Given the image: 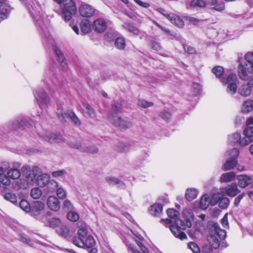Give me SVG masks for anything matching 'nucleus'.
<instances>
[{
	"label": "nucleus",
	"instance_id": "nucleus-49",
	"mask_svg": "<svg viewBox=\"0 0 253 253\" xmlns=\"http://www.w3.org/2000/svg\"><path fill=\"white\" fill-rule=\"evenodd\" d=\"M73 243L75 245L79 248H84V238L81 237H74L73 239Z\"/></svg>",
	"mask_w": 253,
	"mask_h": 253
},
{
	"label": "nucleus",
	"instance_id": "nucleus-35",
	"mask_svg": "<svg viewBox=\"0 0 253 253\" xmlns=\"http://www.w3.org/2000/svg\"><path fill=\"white\" fill-rule=\"evenodd\" d=\"M169 20L171 23L175 25L177 27H182L184 26V22L182 20L176 15L171 14Z\"/></svg>",
	"mask_w": 253,
	"mask_h": 253
},
{
	"label": "nucleus",
	"instance_id": "nucleus-30",
	"mask_svg": "<svg viewBox=\"0 0 253 253\" xmlns=\"http://www.w3.org/2000/svg\"><path fill=\"white\" fill-rule=\"evenodd\" d=\"M237 163V160L235 159L229 158L222 165V169L225 171L233 169L236 166Z\"/></svg>",
	"mask_w": 253,
	"mask_h": 253
},
{
	"label": "nucleus",
	"instance_id": "nucleus-20",
	"mask_svg": "<svg viewBox=\"0 0 253 253\" xmlns=\"http://www.w3.org/2000/svg\"><path fill=\"white\" fill-rule=\"evenodd\" d=\"M218 203L219 206L222 209L226 208L229 204V199L226 197H216L214 196V200L213 205Z\"/></svg>",
	"mask_w": 253,
	"mask_h": 253
},
{
	"label": "nucleus",
	"instance_id": "nucleus-44",
	"mask_svg": "<svg viewBox=\"0 0 253 253\" xmlns=\"http://www.w3.org/2000/svg\"><path fill=\"white\" fill-rule=\"evenodd\" d=\"M30 194L33 199H38L41 197L42 192L39 188L37 187L33 188L31 191Z\"/></svg>",
	"mask_w": 253,
	"mask_h": 253
},
{
	"label": "nucleus",
	"instance_id": "nucleus-36",
	"mask_svg": "<svg viewBox=\"0 0 253 253\" xmlns=\"http://www.w3.org/2000/svg\"><path fill=\"white\" fill-rule=\"evenodd\" d=\"M211 5L213 6V9L218 11H221L224 10L225 5L222 1H218L217 0H212Z\"/></svg>",
	"mask_w": 253,
	"mask_h": 253
},
{
	"label": "nucleus",
	"instance_id": "nucleus-43",
	"mask_svg": "<svg viewBox=\"0 0 253 253\" xmlns=\"http://www.w3.org/2000/svg\"><path fill=\"white\" fill-rule=\"evenodd\" d=\"M79 229L78 231V234L79 237H81L83 238H84L87 234V229L86 226L84 224H81L80 225H79Z\"/></svg>",
	"mask_w": 253,
	"mask_h": 253
},
{
	"label": "nucleus",
	"instance_id": "nucleus-40",
	"mask_svg": "<svg viewBox=\"0 0 253 253\" xmlns=\"http://www.w3.org/2000/svg\"><path fill=\"white\" fill-rule=\"evenodd\" d=\"M84 114L87 115L90 118H94L96 116V112L95 110L87 104H84Z\"/></svg>",
	"mask_w": 253,
	"mask_h": 253
},
{
	"label": "nucleus",
	"instance_id": "nucleus-1",
	"mask_svg": "<svg viewBox=\"0 0 253 253\" xmlns=\"http://www.w3.org/2000/svg\"><path fill=\"white\" fill-rule=\"evenodd\" d=\"M167 214L169 218L162 219L161 220L167 224H171L169 228L173 235L180 240H184L187 238L186 235L182 230L186 229V227H190L192 223L189 219H185V221L178 218L179 212L177 211L169 209L167 210Z\"/></svg>",
	"mask_w": 253,
	"mask_h": 253
},
{
	"label": "nucleus",
	"instance_id": "nucleus-29",
	"mask_svg": "<svg viewBox=\"0 0 253 253\" xmlns=\"http://www.w3.org/2000/svg\"><path fill=\"white\" fill-rule=\"evenodd\" d=\"M226 194L230 197H234L240 191L236 185H230L225 188Z\"/></svg>",
	"mask_w": 253,
	"mask_h": 253
},
{
	"label": "nucleus",
	"instance_id": "nucleus-50",
	"mask_svg": "<svg viewBox=\"0 0 253 253\" xmlns=\"http://www.w3.org/2000/svg\"><path fill=\"white\" fill-rule=\"evenodd\" d=\"M67 217L69 220L72 222L77 221L79 219V214L77 212L71 211L68 212Z\"/></svg>",
	"mask_w": 253,
	"mask_h": 253
},
{
	"label": "nucleus",
	"instance_id": "nucleus-63",
	"mask_svg": "<svg viewBox=\"0 0 253 253\" xmlns=\"http://www.w3.org/2000/svg\"><path fill=\"white\" fill-rule=\"evenodd\" d=\"M69 230L67 227L62 226L60 227V234L61 236L66 237L69 235Z\"/></svg>",
	"mask_w": 253,
	"mask_h": 253
},
{
	"label": "nucleus",
	"instance_id": "nucleus-16",
	"mask_svg": "<svg viewBox=\"0 0 253 253\" xmlns=\"http://www.w3.org/2000/svg\"><path fill=\"white\" fill-rule=\"evenodd\" d=\"M214 200V196L211 199H210L208 195H204L200 200V205L201 208L203 210H206L209 207L210 204L213 205Z\"/></svg>",
	"mask_w": 253,
	"mask_h": 253
},
{
	"label": "nucleus",
	"instance_id": "nucleus-25",
	"mask_svg": "<svg viewBox=\"0 0 253 253\" xmlns=\"http://www.w3.org/2000/svg\"><path fill=\"white\" fill-rule=\"evenodd\" d=\"M251 88L248 84L242 85L238 89V93L242 96L248 97L251 93Z\"/></svg>",
	"mask_w": 253,
	"mask_h": 253
},
{
	"label": "nucleus",
	"instance_id": "nucleus-42",
	"mask_svg": "<svg viewBox=\"0 0 253 253\" xmlns=\"http://www.w3.org/2000/svg\"><path fill=\"white\" fill-rule=\"evenodd\" d=\"M84 247L87 248H92L95 244V241L93 238L90 236H88L85 238H84Z\"/></svg>",
	"mask_w": 253,
	"mask_h": 253
},
{
	"label": "nucleus",
	"instance_id": "nucleus-59",
	"mask_svg": "<svg viewBox=\"0 0 253 253\" xmlns=\"http://www.w3.org/2000/svg\"><path fill=\"white\" fill-rule=\"evenodd\" d=\"M66 174V171L64 169L53 171L52 175L54 177H61Z\"/></svg>",
	"mask_w": 253,
	"mask_h": 253
},
{
	"label": "nucleus",
	"instance_id": "nucleus-45",
	"mask_svg": "<svg viewBox=\"0 0 253 253\" xmlns=\"http://www.w3.org/2000/svg\"><path fill=\"white\" fill-rule=\"evenodd\" d=\"M115 46L119 49H124L126 46L125 40L123 38H118L116 40L115 42Z\"/></svg>",
	"mask_w": 253,
	"mask_h": 253
},
{
	"label": "nucleus",
	"instance_id": "nucleus-56",
	"mask_svg": "<svg viewBox=\"0 0 253 253\" xmlns=\"http://www.w3.org/2000/svg\"><path fill=\"white\" fill-rule=\"evenodd\" d=\"M49 226L52 228H55L60 225L61 221L58 218H53L49 221Z\"/></svg>",
	"mask_w": 253,
	"mask_h": 253
},
{
	"label": "nucleus",
	"instance_id": "nucleus-51",
	"mask_svg": "<svg viewBox=\"0 0 253 253\" xmlns=\"http://www.w3.org/2000/svg\"><path fill=\"white\" fill-rule=\"evenodd\" d=\"M190 4L194 7H204L206 5V2L202 0H192Z\"/></svg>",
	"mask_w": 253,
	"mask_h": 253
},
{
	"label": "nucleus",
	"instance_id": "nucleus-58",
	"mask_svg": "<svg viewBox=\"0 0 253 253\" xmlns=\"http://www.w3.org/2000/svg\"><path fill=\"white\" fill-rule=\"evenodd\" d=\"M151 46L152 49L155 50L159 51L162 49V46L160 43L155 41H151L150 42Z\"/></svg>",
	"mask_w": 253,
	"mask_h": 253
},
{
	"label": "nucleus",
	"instance_id": "nucleus-52",
	"mask_svg": "<svg viewBox=\"0 0 253 253\" xmlns=\"http://www.w3.org/2000/svg\"><path fill=\"white\" fill-rule=\"evenodd\" d=\"M4 197L5 199L12 203H15L17 201V197L16 195L12 193H6L5 194Z\"/></svg>",
	"mask_w": 253,
	"mask_h": 253
},
{
	"label": "nucleus",
	"instance_id": "nucleus-6",
	"mask_svg": "<svg viewBox=\"0 0 253 253\" xmlns=\"http://www.w3.org/2000/svg\"><path fill=\"white\" fill-rule=\"evenodd\" d=\"M108 120L116 126L121 129H126L130 128L132 124L129 121L122 119L118 115H114L112 113L108 117Z\"/></svg>",
	"mask_w": 253,
	"mask_h": 253
},
{
	"label": "nucleus",
	"instance_id": "nucleus-61",
	"mask_svg": "<svg viewBox=\"0 0 253 253\" xmlns=\"http://www.w3.org/2000/svg\"><path fill=\"white\" fill-rule=\"evenodd\" d=\"M139 105L143 108H147L153 106L152 102H148L145 100H140L139 101Z\"/></svg>",
	"mask_w": 253,
	"mask_h": 253
},
{
	"label": "nucleus",
	"instance_id": "nucleus-17",
	"mask_svg": "<svg viewBox=\"0 0 253 253\" xmlns=\"http://www.w3.org/2000/svg\"><path fill=\"white\" fill-rule=\"evenodd\" d=\"M238 185L240 187L245 188L251 183L252 178L246 175H240L237 177Z\"/></svg>",
	"mask_w": 253,
	"mask_h": 253
},
{
	"label": "nucleus",
	"instance_id": "nucleus-33",
	"mask_svg": "<svg viewBox=\"0 0 253 253\" xmlns=\"http://www.w3.org/2000/svg\"><path fill=\"white\" fill-rule=\"evenodd\" d=\"M198 194L197 190L195 188L187 189L185 193V197L189 201L195 199Z\"/></svg>",
	"mask_w": 253,
	"mask_h": 253
},
{
	"label": "nucleus",
	"instance_id": "nucleus-26",
	"mask_svg": "<svg viewBox=\"0 0 253 253\" xmlns=\"http://www.w3.org/2000/svg\"><path fill=\"white\" fill-rule=\"evenodd\" d=\"M29 184L27 182L26 179H20L13 184V188L15 190H18L20 189H25L27 188Z\"/></svg>",
	"mask_w": 253,
	"mask_h": 253
},
{
	"label": "nucleus",
	"instance_id": "nucleus-39",
	"mask_svg": "<svg viewBox=\"0 0 253 253\" xmlns=\"http://www.w3.org/2000/svg\"><path fill=\"white\" fill-rule=\"evenodd\" d=\"M98 147L94 145H86L84 144L83 153H87L90 154L97 153L98 152Z\"/></svg>",
	"mask_w": 253,
	"mask_h": 253
},
{
	"label": "nucleus",
	"instance_id": "nucleus-12",
	"mask_svg": "<svg viewBox=\"0 0 253 253\" xmlns=\"http://www.w3.org/2000/svg\"><path fill=\"white\" fill-rule=\"evenodd\" d=\"M44 208V204L40 201L35 202L32 207H31L30 211L31 214L35 216L40 214L41 212Z\"/></svg>",
	"mask_w": 253,
	"mask_h": 253
},
{
	"label": "nucleus",
	"instance_id": "nucleus-64",
	"mask_svg": "<svg viewBox=\"0 0 253 253\" xmlns=\"http://www.w3.org/2000/svg\"><path fill=\"white\" fill-rule=\"evenodd\" d=\"M245 59L250 64H253V52H249L245 55Z\"/></svg>",
	"mask_w": 253,
	"mask_h": 253
},
{
	"label": "nucleus",
	"instance_id": "nucleus-48",
	"mask_svg": "<svg viewBox=\"0 0 253 253\" xmlns=\"http://www.w3.org/2000/svg\"><path fill=\"white\" fill-rule=\"evenodd\" d=\"M19 206L21 209L26 212L30 211L31 206L29 202L26 200H22L19 203Z\"/></svg>",
	"mask_w": 253,
	"mask_h": 253
},
{
	"label": "nucleus",
	"instance_id": "nucleus-19",
	"mask_svg": "<svg viewBox=\"0 0 253 253\" xmlns=\"http://www.w3.org/2000/svg\"><path fill=\"white\" fill-rule=\"evenodd\" d=\"M238 73L239 78L243 81L248 80L249 76L248 72V68L240 64L238 68Z\"/></svg>",
	"mask_w": 253,
	"mask_h": 253
},
{
	"label": "nucleus",
	"instance_id": "nucleus-3",
	"mask_svg": "<svg viewBox=\"0 0 253 253\" xmlns=\"http://www.w3.org/2000/svg\"><path fill=\"white\" fill-rule=\"evenodd\" d=\"M58 3L63 4L61 8V17L65 22L69 21L72 16L77 12V7L73 0H54Z\"/></svg>",
	"mask_w": 253,
	"mask_h": 253
},
{
	"label": "nucleus",
	"instance_id": "nucleus-24",
	"mask_svg": "<svg viewBox=\"0 0 253 253\" xmlns=\"http://www.w3.org/2000/svg\"><path fill=\"white\" fill-rule=\"evenodd\" d=\"M80 27L82 32L84 34L89 33L91 30L90 21L87 19H84L81 21Z\"/></svg>",
	"mask_w": 253,
	"mask_h": 253
},
{
	"label": "nucleus",
	"instance_id": "nucleus-11",
	"mask_svg": "<svg viewBox=\"0 0 253 253\" xmlns=\"http://www.w3.org/2000/svg\"><path fill=\"white\" fill-rule=\"evenodd\" d=\"M92 26L98 33L103 32L107 28V23L104 19L98 18L93 22Z\"/></svg>",
	"mask_w": 253,
	"mask_h": 253
},
{
	"label": "nucleus",
	"instance_id": "nucleus-4",
	"mask_svg": "<svg viewBox=\"0 0 253 253\" xmlns=\"http://www.w3.org/2000/svg\"><path fill=\"white\" fill-rule=\"evenodd\" d=\"M56 114L62 123L66 122L68 119L71 120L76 126H80L81 125V121L74 112L71 111L64 112L61 105H58Z\"/></svg>",
	"mask_w": 253,
	"mask_h": 253
},
{
	"label": "nucleus",
	"instance_id": "nucleus-34",
	"mask_svg": "<svg viewBox=\"0 0 253 253\" xmlns=\"http://www.w3.org/2000/svg\"><path fill=\"white\" fill-rule=\"evenodd\" d=\"M7 175L10 178L17 179L20 177L21 172L19 169L10 168L8 169V170L7 172Z\"/></svg>",
	"mask_w": 253,
	"mask_h": 253
},
{
	"label": "nucleus",
	"instance_id": "nucleus-13",
	"mask_svg": "<svg viewBox=\"0 0 253 253\" xmlns=\"http://www.w3.org/2000/svg\"><path fill=\"white\" fill-rule=\"evenodd\" d=\"M26 119L22 118H18L9 122V126L14 129H17L26 126Z\"/></svg>",
	"mask_w": 253,
	"mask_h": 253
},
{
	"label": "nucleus",
	"instance_id": "nucleus-55",
	"mask_svg": "<svg viewBox=\"0 0 253 253\" xmlns=\"http://www.w3.org/2000/svg\"><path fill=\"white\" fill-rule=\"evenodd\" d=\"M239 153V150L237 148H234L230 151H228L226 155H229L230 157V159H235L236 160V158L238 156Z\"/></svg>",
	"mask_w": 253,
	"mask_h": 253
},
{
	"label": "nucleus",
	"instance_id": "nucleus-60",
	"mask_svg": "<svg viewBox=\"0 0 253 253\" xmlns=\"http://www.w3.org/2000/svg\"><path fill=\"white\" fill-rule=\"evenodd\" d=\"M63 208L65 210L71 211L73 208V206L69 200H66L63 203Z\"/></svg>",
	"mask_w": 253,
	"mask_h": 253
},
{
	"label": "nucleus",
	"instance_id": "nucleus-10",
	"mask_svg": "<svg viewBox=\"0 0 253 253\" xmlns=\"http://www.w3.org/2000/svg\"><path fill=\"white\" fill-rule=\"evenodd\" d=\"M35 96L40 106L42 105H46L49 102V98L43 90L41 89L37 91Z\"/></svg>",
	"mask_w": 253,
	"mask_h": 253
},
{
	"label": "nucleus",
	"instance_id": "nucleus-7",
	"mask_svg": "<svg viewBox=\"0 0 253 253\" xmlns=\"http://www.w3.org/2000/svg\"><path fill=\"white\" fill-rule=\"evenodd\" d=\"M237 78L235 74H230L226 78H223L222 82L227 85V92L234 94L237 91V86L236 84Z\"/></svg>",
	"mask_w": 253,
	"mask_h": 253
},
{
	"label": "nucleus",
	"instance_id": "nucleus-21",
	"mask_svg": "<svg viewBox=\"0 0 253 253\" xmlns=\"http://www.w3.org/2000/svg\"><path fill=\"white\" fill-rule=\"evenodd\" d=\"M55 52L58 58V60L61 65L62 69L64 71H66L68 68L67 63L62 52L59 49L57 48H55Z\"/></svg>",
	"mask_w": 253,
	"mask_h": 253
},
{
	"label": "nucleus",
	"instance_id": "nucleus-62",
	"mask_svg": "<svg viewBox=\"0 0 253 253\" xmlns=\"http://www.w3.org/2000/svg\"><path fill=\"white\" fill-rule=\"evenodd\" d=\"M161 117L164 120L168 122L171 118V114L169 112L164 111L162 112Z\"/></svg>",
	"mask_w": 253,
	"mask_h": 253
},
{
	"label": "nucleus",
	"instance_id": "nucleus-8",
	"mask_svg": "<svg viewBox=\"0 0 253 253\" xmlns=\"http://www.w3.org/2000/svg\"><path fill=\"white\" fill-rule=\"evenodd\" d=\"M79 11L81 15L85 17H91L95 13V9L92 6L87 4L81 5Z\"/></svg>",
	"mask_w": 253,
	"mask_h": 253
},
{
	"label": "nucleus",
	"instance_id": "nucleus-47",
	"mask_svg": "<svg viewBox=\"0 0 253 253\" xmlns=\"http://www.w3.org/2000/svg\"><path fill=\"white\" fill-rule=\"evenodd\" d=\"M212 72L216 76L217 78L221 77L224 73V69L221 66H216L212 69Z\"/></svg>",
	"mask_w": 253,
	"mask_h": 253
},
{
	"label": "nucleus",
	"instance_id": "nucleus-38",
	"mask_svg": "<svg viewBox=\"0 0 253 253\" xmlns=\"http://www.w3.org/2000/svg\"><path fill=\"white\" fill-rule=\"evenodd\" d=\"M123 27L128 32L132 33L134 35L137 36L139 34V30L129 23H125L123 25Z\"/></svg>",
	"mask_w": 253,
	"mask_h": 253
},
{
	"label": "nucleus",
	"instance_id": "nucleus-46",
	"mask_svg": "<svg viewBox=\"0 0 253 253\" xmlns=\"http://www.w3.org/2000/svg\"><path fill=\"white\" fill-rule=\"evenodd\" d=\"M10 168V164L8 162H0V176L4 173Z\"/></svg>",
	"mask_w": 253,
	"mask_h": 253
},
{
	"label": "nucleus",
	"instance_id": "nucleus-37",
	"mask_svg": "<svg viewBox=\"0 0 253 253\" xmlns=\"http://www.w3.org/2000/svg\"><path fill=\"white\" fill-rule=\"evenodd\" d=\"M40 136L50 143H55V138H54L55 137V133L47 132L45 133L40 134Z\"/></svg>",
	"mask_w": 253,
	"mask_h": 253
},
{
	"label": "nucleus",
	"instance_id": "nucleus-41",
	"mask_svg": "<svg viewBox=\"0 0 253 253\" xmlns=\"http://www.w3.org/2000/svg\"><path fill=\"white\" fill-rule=\"evenodd\" d=\"M229 139L231 143H239L240 145L241 146H245L241 144V142L242 141L240 134L237 132L232 134L231 135L229 136Z\"/></svg>",
	"mask_w": 253,
	"mask_h": 253
},
{
	"label": "nucleus",
	"instance_id": "nucleus-32",
	"mask_svg": "<svg viewBox=\"0 0 253 253\" xmlns=\"http://www.w3.org/2000/svg\"><path fill=\"white\" fill-rule=\"evenodd\" d=\"M236 174L233 171L224 173L220 176V181L221 182H229L232 181L235 177Z\"/></svg>",
	"mask_w": 253,
	"mask_h": 253
},
{
	"label": "nucleus",
	"instance_id": "nucleus-14",
	"mask_svg": "<svg viewBox=\"0 0 253 253\" xmlns=\"http://www.w3.org/2000/svg\"><path fill=\"white\" fill-rule=\"evenodd\" d=\"M106 181L110 186L118 185L119 188H124L125 184L123 181L114 176H107L105 178Z\"/></svg>",
	"mask_w": 253,
	"mask_h": 253
},
{
	"label": "nucleus",
	"instance_id": "nucleus-23",
	"mask_svg": "<svg viewBox=\"0 0 253 253\" xmlns=\"http://www.w3.org/2000/svg\"><path fill=\"white\" fill-rule=\"evenodd\" d=\"M84 144L80 140H70L68 142V145L71 148L78 150L81 152H83Z\"/></svg>",
	"mask_w": 253,
	"mask_h": 253
},
{
	"label": "nucleus",
	"instance_id": "nucleus-15",
	"mask_svg": "<svg viewBox=\"0 0 253 253\" xmlns=\"http://www.w3.org/2000/svg\"><path fill=\"white\" fill-rule=\"evenodd\" d=\"M47 204L49 208L52 211H57L60 208V204L55 196L48 197Z\"/></svg>",
	"mask_w": 253,
	"mask_h": 253
},
{
	"label": "nucleus",
	"instance_id": "nucleus-53",
	"mask_svg": "<svg viewBox=\"0 0 253 253\" xmlns=\"http://www.w3.org/2000/svg\"><path fill=\"white\" fill-rule=\"evenodd\" d=\"M122 108V104L119 102H115L112 106V111L109 116H110L112 113L114 115H118L117 112L119 111Z\"/></svg>",
	"mask_w": 253,
	"mask_h": 253
},
{
	"label": "nucleus",
	"instance_id": "nucleus-18",
	"mask_svg": "<svg viewBox=\"0 0 253 253\" xmlns=\"http://www.w3.org/2000/svg\"><path fill=\"white\" fill-rule=\"evenodd\" d=\"M50 180L48 174L46 173H40L37 177V183L40 187H44Z\"/></svg>",
	"mask_w": 253,
	"mask_h": 253
},
{
	"label": "nucleus",
	"instance_id": "nucleus-5",
	"mask_svg": "<svg viewBox=\"0 0 253 253\" xmlns=\"http://www.w3.org/2000/svg\"><path fill=\"white\" fill-rule=\"evenodd\" d=\"M21 171L26 175L25 179L30 185L37 182L38 175L42 173L41 169L37 166L33 167L31 169L30 166H24L21 168Z\"/></svg>",
	"mask_w": 253,
	"mask_h": 253
},
{
	"label": "nucleus",
	"instance_id": "nucleus-57",
	"mask_svg": "<svg viewBox=\"0 0 253 253\" xmlns=\"http://www.w3.org/2000/svg\"><path fill=\"white\" fill-rule=\"evenodd\" d=\"M56 193L59 199H63L66 197V192L62 188H58L56 189Z\"/></svg>",
	"mask_w": 253,
	"mask_h": 253
},
{
	"label": "nucleus",
	"instance_id": "nucleus-28",
	"mask_svg": "<svg viewBox=\"0 0 253 253\" xmlns=\"http://www.w3.org/2000/svg\"><path fill=\"white\" fill-rule=\"evenodd\" d=\"M44 190L47 193H53L56 190L58 187L57 182L53 180H50L45 186Z\"/></svg>",
	"mask_w": 253,
	"mask_h": 253
},
{
	"label": "nucleus",
	"instance_id": "nucleus-2",
	"mask_svg": "<svg viewBox=\"0 0 253 253\" xmlns=\"http://www.w3.org/2000/svg\"><path fill=\"white\" fill-rule=\"evenodd\" d=\"M210 230L211 233L207 238L208 241L212 248L216 249L220 245V240L225 238L226 232L220 229L216 222L212 223Z\"/></svg>",
	"mask_w": 253,
	"mask_h": 253
},
{
	"label": "nucleus",
	"instance_id": "nucleus-31",
	"mask_svg": "<svg viewBox=\"0 0 253 253\" xmlns=\"http://www.w3.org/2000/svg\"><path fill=\"white\" fill-rule=\"evenodd\" d=\"M253 110V100L248 99L245 101L242 106L241 111L244 113H248Z\"/></svg>",
	"mask_w": 253,
	"mask_h": 253
},
{
	"label": "nucleus",
	"instance_id": "nucleus-27",
	"mask_svg": "<svg viewBox=\"0 0 253 253\" xmlns=\"http://www.w3.org/2000/svg\"><path fill=\"white\" fill-rule=\"evenodd\" d=\"M29 184L27 182L26 179H20L13 184V188L15 190H18L20 189H25L27 188Z\"/></svg>",
	"mask_w": 253,
	"mask_h": 253
},
{
	"label": "nucleus",
	"instance_id": "nucleus-9",
	"mask_svg": "<svg viewBox=\"0 0 253 253\" xmlns=\"http://www.w3.org/2000/svg\"><path fill=\"white\" fill-rule=\"evenodd\" d=\"M245 137L242 139L241 143L243 145H247L253 141V126H248L244 131Z\"/></svg>",
	"mask_w": 253,
	"mask_h": 253
},
{
	"label": "nucleus",
	"instance_id": "nucleus-54",
	"mask_svg": "<svg viewBox=\"0 0 253 253\" xmlns=\"http://www.w3.org/2000/svg\"><path fill=\"white\" fill-rule=\"evenodd\" d=\"M188 248L194 253H200V250L198 246L194 242H191L189 243Z\"/></svg>",
	"mask_w": 253,
	"mask_h": 253
},
{
	"label": "nucleus",
	"instance_id": "nucleus-22",
	"mask_svg": "<svg viewBox=\"0 0 253 253\" xmlns=\"http://www.w3.org/2000/svg\"><path fill=\"white\" fill-rule=\"evenodd\" d=\"M163 205L160 203H156L150 207L149 211L150 214L154 216H157L162 212Z\"/></svg>",
	"mask_w": 253,
	"mask_h": 253
}]
</instances>
